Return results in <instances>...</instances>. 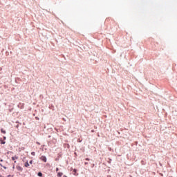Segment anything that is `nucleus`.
Instances as JSON below:
<instances>
[{
    "instance_id": "6",
    "label": "nucleus",
    "mask_w": 177,
    "mask_h": 177,
    "mask_svg": "<svg viewBox=\"0 0 177 177\" xmlns=\"http://www.w3.org/2000/svg\"><path fill=\"white\" fill-rule=\"evenodd\" d=\"M1 133H6V131H5L3 129H1Z\"/></svg>"
},
{
    "instance_id": "18",
    "label": "nucleus",
    "mask_w": 177,
    "mask_h": 177,
    "mask_svg": "<svg viewBox=\"0 0 177 177\" xmlns=\"http://www.w3.org/2000/svg\"><path fill=\"white\" fill-rule=\"evenodd\" d=\"M13 169H15V166L12 167Z\"/></svg>"
},
{
    "instance_id": "16",
    "label": "nucleus",
    "mask_w": 177,
    "mask_h": 177,
    "mask_svg": "<svg viewBox=\"0 0 177 177\" xmlns=\"http://www.w3.org/2000/svg\"><path fill=\"white\" fill-rule=\"evenodd\" d=\"M37 145H41L39 142H37Z\"/></svg>"
},
{
    "instance_id": "17",
    "label": "nucleus",
    "mask_w": 177,
    "mask_h": 177,
    "mask_svg": "<svg viewBox=\"0 0 177 177\" xmlns=\"http://www.w3.org/2000/svg\"><path fill=\"white\" fill-rule=\"evenodd\" d=\"M63 177H67V176L64 175Z\"/></svg>"
},
{
    "instance_id": "4",
    "label": "nucleus",
    "mask_w": 177,
    "mask_h": 177,
    "mask_svg": "<svg viewBox=\"0 0 177 177\" xmlns=\"http://www.w3.org/2000/svg\"><path fill=\"white\" fill-rule=\"evenodd\" d=\"M57 177H62V176H63V173H62V172H58L57 174Z\"/></svg>"
},
{
    "instance_id": "15",
    "label": "nucleus",
    "mask_w": 177,
    "mask_h": 177,
    "mask_svg": "<svg viewBox=\"0 0 177 177\" xmlns=\"http://www.w3.org/2000/svg\"><path fill=\"white\" fill-rule=\"evenodd\" d=\"M1 143H2L3 145H5V142H2Z\"/></svg>"
},
{
    "instance_id": "1",
    "label": "nucleus",
    "mask_w": 177,
    "mask_h": 177,
    "mask_svg": "<svg viewBox=\"0 0 177 177\" xmlns=\"http://www.w3.org/2000/svg\"><path fill=\"white\" fill-rule=\"evenodd\" d=\"M40 160H41V161H43L44 162H46V156H41L40 157Z\"/></svg>"
},
{
    "instance_id": "10",
    "label": "nucleus",
    "mask_w": 177,
    "mask_h": 177,
    "mask_svg": "<svg viewBox=\"0 0 177 177\" xmlns=\"http://www.w3.org/2000/svg\"><path fill=\"white\" fill-rule=\"evenodd\" d=\"M31 154H32V156H35V152H32Z\"/></svg>"
},
{
    "instance_id": "7",
    "label": "nucleus",
    "mask_w": 177,
    "mask_h": 177,
    "mask_svg": "<svg viewBox=\"0 0 177 177\" xmlns=\"http://www.w3.org/2000/svg\"><path fill=\"white\" fill-rule=\"evenodd\" d=\"M77 174V169H73V175H76Z\"/></svg>"
},
{
    "instance_id": "19",
    "label": "nucleus",
    "mask_w": 177,
    "mask_h": 177,
    "mask_svg": "<svg viewBox=\"0 0 177 177\" xmlns=\"http://www.w3.org/2000/svg\"><path fill=\"white\" fill-rule=\"evenodd\" d=\"M85 164L86 165V164H88V162H85Z\"/></svg>"
},
{
    "instance_id": "2",
    "label": "nucleus",
    "mask_w": 177,
    "mask_h": 177,
    "mask_svg": "<svg viewBox=\"0 0 177 177\" xmlns=\"http://www.w3.org/2000/svg\"><path fill=\"white\" fill-rule=\"evenodd\" d=\"M12 161H15L14 162H15L16 163V160H19V156H12Z\"/></svg>"
},
{
    "instance_id": "8",
    "label": "nucleus",
    "mask_w": 177,
    "mask_h": 177,
    "mask_svg": "<svg viewBox=\"0 0 177 177\" xmlns=\"http://www.w3.org/2000/svg\"><path fill=\"white\" fill-rule=\"evenodd\" d=\"M37 175H38V176L42 177V174H41V172H39V173L37 174Z\"/></svg>"
},
{
    "instance_id": "12",
    "label": "nucleus",
    "mask_w": 177,
    "mask_h": 177,
    "mask_svg": "<svg viewBox=\"0 0 177 177\" xmlns=\"http://www.w3.org/2000/svg\"><path fill=\"white\" fill-rule=\"evenodd\" d=\"M1 162H3V159L0 160Z\"/></svg>"
},
{
    "instance_id": "14",
    "label": "nucleus",
    "mask_w": 177,
    "mask_h": 177,
    "mask_svg": "<svg viewBox=\"0 0 177 177\" xmlns=\"http://www.w3.org/2000/svg\"><path fill=\"white\" fill-rule=\"evenodd\" d=\"M29 162L30 164H32V160H30Z\"/></svg>"
},
{
    "instance_id": "11",
    "label": "nucleus",
    "mask_w": 177,
    "mask_h": 177,
    "mask_svg": "<svg viewBox=\"0 0 177 177\" xmlns=\"http://www.w3.org/2000/svg\"><path fill=\"white\" fill-rule=\"evenodd\" d=\"M59 171V169L57 167L56 168V172H58Z\"/></svg>"
},
{
    "instance_id": "9",
    "label": "nucleus",
    "mask_w": 177,
    "mask_h": 177,
    "mask_svg": "<svg viewBox=\"0 0 177 177\" xmlns=\"http://www.w3.org/2000/svg\"><path fill=\"white\" fill-rule=\"evenodd\" d=\"M0 167H3V168L4 169H6V167L2 165V164H1V163H0Z\"/></svg>"
},
{
    "instance_id": "3",
    "label": "nucleus",
    "mask_w": 177,
    "mask_h": 177,
    "mask_svg": "<svg viewBox=\"0 0 177 177\" xmlns=\"http://www.w3.org/2000/svg\"><path fill=\"white\" fill-rule=\"evenodd\" d=\"M17 171H20L21 172V171H23V168L20 166H17Z\"/></svg>"
},
{
    "instance_id": "13",
    "label": "nucleus",
    "mask_w": 177,
    "mask_h": 177,
    "mask_svg": "<svg viewBox=\"0 0 177 177\" xmlns=\"http://www.w3.org/2000/svg\"><path fill=\"white\" fill-rule=\"evenodd\" d=\"M86 161H89V158H86Z\"/></svg>"
},
{
    "instance_id": "5",
    "label": "nucleus",
    "mask_w": 177,
    "mask_h": 177,
    "mask_svg": "<svg viewBox=\"0 0 177 177\" xmlns=\"http://www.w3.org/2000/svg\"><path fill=\"white\" fill-rule=\"evenodd\" d=\"M25 167L27 168L28 167H30V164L28 163V162H25Z\"/></svg>"
}]
</instances>
